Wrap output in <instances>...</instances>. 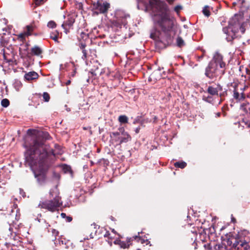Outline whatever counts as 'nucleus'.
Instances as JSON below:
<instances>
[{
  "instance_id": "obj_1",
  "label": "nucleus",
  "mask_w": 250,
  "mask_h": 250,
  "mask_svg": "<svg viewBox=\"0 0 250 250\" xmlns=\"http://www.w3.org/2000/svg\"><path fill=\"white\" fill-rule=\"evenodd\" d=\"M159 0H136L139 10L147 12L156 8L152 15L155 28L150 34V38L155 42V47L163 49L171 45L175 35V20L171 16L166 3H159Z\"/></svg>"
},
{
  "instance_id": "obj_2",
  "label": "nucleus",
  "mask_w": 250,
  "mask_h": 250,
  "mask_svg": "<svg viewBox=\"0 0 250 250\" xmlns=\"http://www.w3.org/2000/svg\"><path fill=\"white\" fill-rule=\"evenodd\" d=\"M35 152L36 150H26L24 153L25 162L31 167L38 166L37 168L32 169V171L38 183L42 184L46 181L47 173L53 165V161L45 148L38 152V158H35Z\"/></svg>"
},
{
  "instance_id": "obj_3",
  "label": "nucleus",
  "mask_w": 250,
  "mask_h": 250,
  "mask_svg": "<svg viewBox=\"0 0 250 250\" xmlns=\"http://www.w3.org/2000/svg\"><path fill=\"white\" fill-rule=\"evenodd\" d=\"M51 138L48 132L46 131H38L34 136L28 137L26 139L24 146L27 149L36 150L35 153V158H38V152L42 151L45 148L54 163L53 156H55V150L53 149L48 150L49 145L45 144L46 140Z\"/></svg>"
},
{
  "instance_id": "obj_4",
  "label": "nucleus",
  "mask_w": 250,
  "mask_h": 250,
  "mask_svg": "<svg viewBox=\"0 0 250 250\" xmlns=\"http://www.w3.org/2000/svg\"><path fill=\"white\" fill-rule=\"evenodd\" d=\"M245 24L246 23L242 21L241 16L235 14L230 19L228 25L223 28V32L226 34L227 41L232 44L234 40L240 39L241 34H243L245 32Z\"/></svg>"
},
{
  "instance_id": "obj_5",
  "label": "nucleus",
  "mask_w": 250,
  "mask_h": 250,
  "mask_svg": "<svg viewBox=\"0 0 250 250\" xmlns=\"http://www.w3.org/2000/svg\"><path fill=\"white\" fill-rule=\"evenodd\" d=\"M225 73V69L219 70L217 64L213 62H209L205 69V76L210 79H213L218 77H221Z\"/></svg>"
},
{
  "instance_id": "obj_6",
  "label": "nucleus",
  "mask_w": 250,
  "mask_h": 250,
  "mask_svg": "<svg viewBox=\"0 0 250 250\" xmlns=\"http://www.w3.org/2000/svg\"><path fill=\"white\" fill-rule=\"evenodd\" d=\"M59 194V193L55 192L54 189L50 190L49 196L51 199L47 200L49 211H55L58 208L62 205V202L61 201V198Z\"/></svg>"
},
{
  "instance_id": "obj_7",
  "label": "nucleus",
  "mask_w": 250,
  "mask_h": 250,
  "mask_svg": "<svg viewBox=\"0 0 250 250\" xmlns=\"http://www.w3.org/2000/svg\"><path fill=\"white\" fill-rule=\"evenodd\" d=\"M109 7L110 4L106 1H103V0H98L91 5L92 11L96 15L106 13Z\"/></svg>"
},
{
  "instance_id": "obj_8",
  "label": "nucleus",
  "mask_w": 250,
  "mask_h": 250,
  "mask_svg": "<svg viewBox=\"0 0 250 250\" xmlns=\"http://www.w3.org/2000/svg\"><path fill=\"white\" fill-rule=\"evenodd\" d=\"M230 85L233 88L232 96L236 102H240L244 101L246 98V95L245 93H241L239 91V83H231Z\"/></svg>"
},
{
  "instance_id": "obj_9",
  "label": "nucleus",
  "mask_w": 250,
  "mask_h": 250,
  "mask_svg": "<svg viewBox=\"0 0 250 250\" xmlns=\"http://www.w3.org/2000/svg\"><path fill=\"white\" fill-rule=\"evenodd\" d=\"M209 62H213L217 64V66L219 65L220 68L226 69V64L223 61V56L218 51L215 52L212 59Z\"/></svg>"
},
{
  "instance_id": "obj_10",
  "label": "nucleus",
  "mask_w": 250,
  "mask_h": 250,
  "mask_svg": "<svg viewBox=\"0 0 250 250\" xmlns=\"http://www.w3.org/2000/svg\"><path fill=\"white\" fill-rule=\"evenodd\" d=\"M120 130L122 132V134L119 138L117 139H113L116 142H119V144L126 143L131 140V137L127 132L125 131L123 127H120Z\"/></svg>"
},
{
  "instance_id": "obj_11",
  "label": "nucleus",
  "mask_w": 250,
  "mask_h": 250,
  "mask_svg": "<svg viewBox=\"0 0 250 250\" xmlns=\"http://www.w3.org/2000/svg\"><path fill=\"white\" fill-rule=\"evenodd\" d=\"M140 233H142V231L139 232L137 235L133 236L132 237H127V241L128 242H131L133 240H136L137 242H140L141 244H144L146 242H148V243H149L150 241H148L147 239H145L140 236Z\"/></svg>"
},
{
  "instance_id": "obj_12",
  "label": "nucleus",
  "mask_w": 250,
  "mask_h": 250,
  "mask_svg": "<svg viewBox=\"0 0 250 250\" xmlns=\"http://www.w3.org/2000/svg\"><path fill=\"white\" fill-rule=\"evenodd\" d=\"M39 74L33 71L26 73L24 76L25 80L28 82L36 80L39 78Z\"/></svg>"
},
{
  "instance_id": "obj_13",
  "label": "nucleus",
  "mask_w": 250,
  "mask_h": 250,
  "mask_svg": "<svg viewBox=\"0 0 250 250\" xmlns=\"http://www.w3.org/2000/svg\"><path fill=\"white\" fill-rule=\"evenodd\" d=\"M114 244L115 245H117L120 246L121 248L122 249H128L129 248L130 246L131 245V242H128L126 240L125 241H123L121 240L120 239L117 238L114 241Z\"/></svg>"
},
{
  "instance_id": "obj_14",
  "label": "nucleus",
  "mask_w": 250,
  "mask_h": 250,
  "mask_svg": "<svg viewBox=\"0 0 250 250\" xmlns=\"http://www.w3.org/2000/svg\"><path fill=\"white\" fill-rule=\"evenodd\" d=\"M126 17V16H125L124 17L121 19H118L116 21L113 22V24L117 27L122 28V26L125 27L127 23Z\"/></svg>"
},
{
  "instance_id": "obj_15",
  "label": "nucleus",
  "mask_w": 250,
  "mask_h": 250,
  "mask_svg": "<svg viewBox=\"0 0 250 250\" xmlns=\"http://www.w3.org/2000/svg\"><path fill=\"white\" fill-rule=\"evenodd\" d=\"M226 238H224L223 236L221 237V240L222 241H226L227 244L229 246H231L232 245V239H234V236L231 232L227 233L225 234Z\"/></svg>"
},
{
  "instance_id": "obj_16",
  "label": "nucleus",
  "mask_w": 250,
  "mask_h": 250,
  "mask_svg": "<svg viewBox=\"0 0 250 250\" xmlns=\"http://www.w3.org/2000/svg\"><path fill=\"white\" fill-rule=\"evenodd\" d=\"M238 6L240 8H244L245 10H247L248 6L246 5L245 0H237L236 1H234L232 3L233 7Z\"/></svg>"
},
{
  "instance_id": "obj_17",
  "label": "nucleus",
  "mask_w": 250,
  "mask_h": 250,
  "mask_svg": "<svg viewBox=\"0 0 250 250\" xmlns=\"http://www.w3.org/2000/svg\"><path fill=\"white\" fill-rule=\"evenodd\" d=\"M62 170L64 173L69 174L70 175L71 177H73V172L71 168V167L67 164H63L62 166Z\"/></svg>"
},
{
  "instance_id": "obj_18",
  "label": "nucleus",
  "mask_w": 250,
  "mask_h": 250,
  "mask_svg": "<svg viewBox=\"0 0 250 250\" xmlns=\"http://www.w3.org/2000/svg\"><path fill=\"white\" fill-rule=\"evenodd\" d=\"M42 49L38 46H36L31 49V54L32 55L39 56L42 54Z\"/></svg>"
},
{
  "instance_id": "obj_19",
  "label": "nucleus",
  "mask_w": 250,
  "mask_h": 250,
  "mask_svg": "<svg viewBox=\"0 0 250 250\" xmlns=\"http://www.w3.org/2000/svg\"><path fill=\"white\" fill-rule=\"evenodd\" d=\"M239 237L240 236L238 234H236L234 236V239H235V241L232 243V247L235 249H237L240 243L241 242V240H239Z\"/></svg>"
},
{
  "instance_id": "obj_20",
  "label": "nucleus",
  "mask_w": 250,
  "mask_h": 250,
  "mask_svg": "<svg viewBox=\"0 0 250 250\" xmlns=\"http://www.w3.org/2000/svg\"><path fill=\"white\" fill-rule=\"evenodd\" d=\"M98 163L100 166H103L104 167V170H105V168L109 165V162L107 159L103 158L100 159L98 161Z\"/></svg>"
},
{
  "instance_id": "obj_21",
  "label": "nucleus",
  "mask_w": 250,
  "mask_h": 250,
  "mask_svg": "<svg viewBox=\"0 0 250 250\" xmlns=\"http://www.w3.org/2000/svg\"><path fill=\"white\" fill-rule=\"evenodd\" d=\"M122 134V131L120 130V127L118 128V131L115 132H112L110 133V137L111 138H115L114 139H117L119 138Z\"/></svg>"
},
{
  "instance_id": "obj_22",
  "label": "nucleus",
  "mask_w": 250,
  "mask_h": 250,
  "mask_svg": "<svg viewBox=\"0 0 250 250\" xmlns=\"http://www.w3.org/2000/svg\"><path fill=\"white\" fill-rule=\"evenodd\" d=\"M207 92L212 96L218 95L216 88L212 86H209L208 87Z\"/></svg>"
},
{
  "instance_id": "obj_23",
  "label": "nucleus",
  "mask_w": 250,
  "mask_h": 250,
  "mask_svg": "<svg viewBox=\"0 0 250 250\" xmlns=\"http://www.w3.org/2000/svg\"><path fill=\"white\" fill-rule=\"evenodd\" d=\"M64 22L67 26L69 27V28H70L72 27L73 23L75 22V19L71 17H68Z\"/></svg>"
},
{
  "instance_id": "obj_24",
  "label": "nucleus",
  "mask_w": 250,
  "mask_h": 250,
  "mask_svg": "<svg viewBox=\"0 0 250 250\" xmlns=\"http://www.w3.org/2000/svg\"><path fill=\"white\" fill-rule=\"evenodd\" d=\"M185 42L182 38L180 36H178L176 39V45L179 47H182L185 45Z\"/></svg>"
},
{
  "instance_id": "obj_25",
  "label": "nucleus",
  "mask_w": 250,
  "mask_h": 250,
  "mask_svg": "<svg viewBox=\"0 0 250 250\" xmlns=\"http://www.w3.org/2000/svg\"><path fill=\"white\" fill-rule=\"evenodd\" d=\"M13 86L16 90L19 91L20 89L22 87V83L18 79H15L14 82L13 83Z\"/></svg>"
},
{
  "instance_id": "obj_26",
  "label": "nucleus",
  "mask_w": 250,
  "mask_h": 250,
  "mask_svg": "<svg viewBox=\"0 0 250 250\" xmlns=\"http://www.w3.org/2000/svg\"><path fill=\"white\" fill-rule=\"evenodd\" d=\"M119 122L122 124L128 123V118L125 115H120L118 118Z\"/></svg>"
},
{
  "instance_id": "obj_27",
  "label": "nucleus",
  "mask_w": 250,
  "mask_h": 250,
  "mask_svg": "<svg viewBox=\"0 0 250 250\" xmlns=\"http://www.w3.org/2000/svg\"><path fill=\"white\" fill-rule=\"evenodd\" d=\"M174 165L176 167L184 168L187 166V164L185 162L181 161L175 163Z\"/></svg>"
},
{
  "instance_id": "obj_28",
  "label": "nucleus",
  "mask_w": 250,
  "mask_h": 250,
  "mask_svg": "<svg viewBox=\"0 0 250 250\" xmlns=\"http://www.w3.org/2000/svg\"><path fill=\"white\" fill-rule=\"evenodd\" d=\"M58 35L59 32L56 30L50 33V38L55 42H58Z\"/></svg>"
},
{
  "instance_id": "obj_29",
  "label": "nucleus",
  "mask_w": 250,
  "mask_h": 250,
  "mask_svg": "<svg viewBox=\"0 0 250 250\" xmlns=\"http://www.w3.org/2000/svg\"><path fill=\"white\" fill-rule=\"evenodd\" d=\"M206 231H208V233L210 234H212L215 231L214 226L212 225L210 228L208 229H204L203 230V232L201 234H206Z\"/></svg>"
},
{
  "instance_id": "obj_30",
  "label": "nucleus",
  "mask_w": 250,
  "mask_h": 250,
  "mask_svg": "<svg viewBox=\"0 0 250 250\" xmlns=\"http://www.w3.org/2000/svg\"><path fill=\"white\" fill-rule=\"evenodd\" d=\"M150 122V120L148 118H143L140 116V124L141 126H145V125Z\"/></svg>"
},
{
  "instance_id": "obj_31",
  "label": "nucleus",
  "mask_w": 250,
  "mask_h": 250,
  "mask_svg": "<svg viewBox=\"0 0 250 250\" xmlns=\"http://www.w3.org/2000/svg\"><path fill=\"white\" fill-rule=\"evenodd\" d=\"M38 207L41 208H44L48 210L49 207L48 206L47 200H45L44 201H41L38 205Z\"/></svg>"
},
{
  "instance_id": "obj_32",
  "label": "nucleus",
  "mask_w": 250,
  "mask_h": 250,
  "mask_svg": "<svg viewBox=\"0 0 250 250\" xmlns=\"http://www.w3.org/2000/svg\"><path fill=\"white\" fill-rule=\"evenodd\" d=\"M202 12L203 14L207 17H209L210 15L209 7L208 5H206L203 8Z\"/></svg>"
},
{
  "instance_id": "obj_33",
  "label": "nucleus",
  "mask_w": 250,
  "mask_h": 250,
  "mask_svg": "<svg viewBox=\"0 0 250 250\" xmlns=\"http://www.w3.org/2000/svg\"><path fill=\"white\" fill-rule=\"evenodd\" d=\"M65 248L68 249L71 248L72 249H74L75 245L70 241L67 240L64 242Z\"/></svg>"
},
{
  "instance_id": "obj_34",
  "label": "nucleus",
  "mask_w": 250,
  "mask_h": 250,
  "mask_svg": "<svg viewBox=\"0 0 250 250\" xmlns=\"http://www.w3.org/2000/svg\"><path fill=\"white\" fill-rule=\"evenodd\" d=\"M248 247V242L244 240V241H242L240 243L237 250H242L243 247Z\"/></svg>"
},
{
  "instance_id": "obj_35",
  "label": "nucleus",
  "mask_w": 250,
  "mask_h": 250,
  "mask_svg": "<svg viewBox=\"0 0 250 250\" xmlns=\"http://www.w3.org/2000/svg\"><path fill=\"white\" fill-rule=\"evenodd\" d=\"M1 104L3 107H7L10 104V102L7 99H3L1 101Z\"/></svg>"
},
{
  "instance_id": "obj_36",
  "label": "nucleus",
  "mask_w": 250,
  "mask_h": 250,
  "mask_svg": "<svg viewBox=\"0 0 250 250\" xmlns=\"http://www.w3.org/2000/svg\"><path fill=\"white\" fill-rule=\"evenodd\" d=\"M47 26L49 28H55L57 26L56 23L54 21H50L47 24Z\"/></svg>"
},
{
  "instance_id": "obj_37",
  "label": "nucleus",
  "mask_w": 250,
  "mask_h": 250,
  "mask_svg": "<svg viewBox=\"0 0 250 250\" xmlns=\"http://www.w3.org/2000/svg\"><path fill=\"white\" fill-rule=\"evenodd\" d=\"M203 100L207 103L211 104L213 101V99L211 96H208L207 97V96L204 95L203 96Z\"/></svg>"
},
{
  "instance_id": "obj_38",
  "label": "nucleus",
  "mask_w": 250,
  "mask_h": 250,
  "mask_svg": "<svg viewBox=\"0 0 250 250\" xmlns=\"http://www.w3.org/2000/svg\"><path fill=\"white\" fill-rule=\"evenodd\" d=\"M245 105L244 104H242L241 105L240 108L244 110L247 114L248 116L249 117H250V108H249L248 110L246 109V108L245 107Z\"/></svg>"
},
{
  "instance_id": "obj_39",
  "label": "nucleus",
  "mask_w": 250,
  "mask_h": 250,
  "mask_svg": "<svg viewBox=\"0 0 250 250\" xmlns=\"http://www.w3.org/2000/svg\"><path fill=\"white\" fill-rule=\"evenodd\" d=\"M21 46H22L23 48L20 47L19 48V52L21 53L22 51V50L24 51H27L28 49V44L27 43H26L25 44H21Z\"/></svg>"
},
{
  "instance_id": "obj_40",
  "label": "nucleus",
  "mask_w": 250,
  "mask_h": 250,
  "mask_svg": "<svg viewBox=\"0 0 250 250\" xmlns=\"http://www.w3.org/2000/svg\"><path fill=\"white\" fill-rule=\"evenodd\" d=\"M43 98L44 100V101L45 102H48L50 100V95L49 94L46 92H43Z\"/></svg>"
},
{
  "instance_id": "obj_41",
  "label": "nucleus",
  "mask_w": 250,
  "mask_h": 250,
  "mask_svg": "<svg viewBox=\"0 0 250 250\" xmlns=\"http://www.w3.org/2000/svg\"><path fill=\"white\" fill-rule=\"evenodd\" d=\"M26 34H21L18 37V40L21 42H23L25 40Z\"/></svg>"
},
{
  "instance_id": "obj_42",
  "label": "nucleus",
  "mask_w": 250,
  "mask_h": 250,
  "mask_svg": "<svg viewBox=\"0 0 250 250\" xmlns=\"http://www.w3.org/2000/svg\"><path fill=\"white\" fill-rule=\"evenodd\" d=\"M26 29H27V33H26V34L27 35H30L31 32L33 30L32 26H30V25H27V26H26Z\"/></svg>"
},
{
  "instance_id": "obj_43",
  "label": "nucleus",
  "mask_w": 250,
  "mask_h": 250,
  "mask_svg": "<svg viewBox=\"0 0 250 250\" xmlns=\"http://www.w3.org/2000/svg\"><path fill=\"white\" fill-rule=\"evenodd\" d=\"M183 8V7L181 6V5H178L177 6H176L174 8V11L177 13H179L180 11Z\"/></svg>"
},
{
  "instance_id": "obj_44",
  "label": "nucleus",
  "mask_w": 250,
  "mask_h": 250,
  "mask_svg": "<svg viewBox=\"0 0 250 250\" xmlns=\"http://www.w3.org/2000/svg\"><path fill=\"white\" fill-rule=\"evenodd\" d=\"M65 241H66L65 239L64 240H60V239H58V240H56L55 241V242H54V244L57 246V244H58V243L60 244V245H64V242Z\"/></svg>"
},
{
  "instance_id": "obj_45",
  "label": "nucleus",
  "mask_w": 250,
  "mask_h": 250,
  "mask_svg": "<svg viewBox=\"0 0 250 250\" xmlns=\"http://www.w3.org/2000/svg\"><path fill=\"white\" fill-rule=\"evenodd\" d=\"M140 124V116H138L133 121V124Z\"/></svg>"
},
{
  "instance_id": "obj_46",
  "label": "nucleus",
  "mask_w": 250,
  "mask_h": 250,
  "mask_svg": "<svg viewBox=\"0 0 250 250\" xmlns=\"http://www.w3.org/2000/svg\"><path fill=\"white\" fill-rule=\"evenodd\" d=\"M52 232L53 234L55 235V238L53 240L56 241V236L59 235V232L58 230H56L55 229H53L52 230Z\"/></svg>"
},
{
  "instance_id": "obj_47",
  "label": "nucleus",
  "mask_w": 250,
  "mask_h": 250,
  "mask_svg": "<svg viewBox=\"0 0 250 250\" xmlns=\"http://www.w3.org/2000/svg\"><path fill=\"white\" fill-rule=\"evenodd\" d=\"M81 37L83 40H86L88 38V35L83 32L81 34Z\"/></svg>"
},
{
  "instance_id": "obj_48",
  "label": "nucleus",
  "mask_w": 250,
  "mask_h": 250,
  "mask_svg": "<svg viewBox=\"0 0 250 250\" xmlns=\"http://www.w3.org/2000/svg\"><path fill=\"white\" fill-rule=\"evenodd\" d=\"M83 53V56L82 57V58L84 60L87 58V51L85 49H83L82 50Z\"/></svg>"
},
{
  "instance_id": "obj_49",
  "label": "nucleus",
  "mask_w": 250,
  "mask_h": 250,
  "mask_svg": "<svg viewBox=\"0 0 250 250\" xmlns=\"http://www.w3.org/2000/svg\"><path fill=\"white\" fill-rule=\"evenodd\" d=\"M53 177L56 179H59L60 178V175L58 173H57L55 171H53Z\"/></svg>"
},
{
  "instance_id": "obj_50",
  "label": "nucleus",
  "mask_w": 250,
  "mask_h": 250,
  "mask_svg": "<svg viewBox=\"0 0 250 250\" xmlns=\"http://www.w3.org/2000/svg\"><path fill=\"white\" fill-rule=\"evenodd\" d=\"M44 0H34V1L37 6H39L43 2Z\"/></svg>"
},
{
  "instance_id": "obj_51",
  "label": "nucleus",
  "mask_w": 250,
  "mask_h": 250,
  "mask_svg": "<svg viewBox=\"0 0 250 250\" xmlns=\"http://www.w3.org/2000/svg\"><path fill=\"white\" fill-rule=\"evenodd\" d=\"M217 91V93H218L219 91H221L223 90V87L219 83L217 84V86L215 87Z\"/></svg>"
},
{
  "instance_id": "obj_52",
  "label": "nucleus",
  "mask_w": 250,
  "mask_h": 250,
  "mask_svg": "<svg viewBox=\"0 0 250 250\" xmlns=\"http://www.w3.org/2000/svg\"><path fill=\"white\" fill-rule=\"evenodd\" d=\"M86 45L85 43L83 42H81L80 43V49L82 50L83 49H85V48L86 47Z\"/></svg>"
},
{
  "instance_id": "obj_53",
  "label": "nucleus",
  "mask_w": 250,
  "mask_h": 250,
  "mask_svg": "<svg viewBox=\"0 0 250 250\" xmlns=\"http://www.w3.org/2000/svg\"><path fill=\"white\" fill-rule=\"evenodd\" d=\"M20 194L23 197H25L26 194L24 190L21 188H20Z\"/></svg>"
},
{
  "instance_id": "obj_54",
  "label": "nucleus",
  "mask_w": 250,
  "mask_h": 250,
  "mask_svg": "<svg viewBox=\"0 0 250 250\" xmlns=\"http://www.w3.org/2000/svg\"><path fill=\"white\" fill-rule=\"evenodd\" d=\"M96 70H93V69H91V70L89 72V74H90L91 76H96L97 75Z\"/></svg>"
},
{
  "instance_id": "obj_55",
  "label": "nucleus",
  "mask_w": 250,
  "mask_h": 250,
  "mask_svg": "<svg viewBox=\"0 0 250 250\" xmlns=\"http://www.w3.org/2000/svg\"><path fill=\"white\" fill-rule=\"evenodd\" d=\"M3 58H4V61H5L6 62L10 63V62H13V60H12V59H8L6 58V57L5 55H4V54L3 55Z\"/></svg>"
},
{
  "instance_id": "obj_56",
  "label": "nucleus",
  "mask_w": 250,
  "mask_h": 250,
  "mask_svg": "<svg viewBox=\"0 0 250 250\" xmlns=\"http://www.w3.org/2000/svg\"><path fill=\"white\" fill-rule=\"evenodd\" d=\"M242 122L245 124V125L247 126L248 128H250V122L249 121H245L244 119L243 120Z\"/></svg>"
},
{
  "instance_id": "obj_57",
  "label": "nucleus",
  "mask_w": 250,
  "mask_h": 250,
  "mask_svg": "<svg viewBox=\"0 0 250 250\" xmlns=\"http://www.w3.org/2000/svg\"><path fill=\"white\" fill-rule=\"evenodd\" d=\"M227 95V90H225L224 91L222 92V93H220V97H225Z\"/></svg>"
},
{
  "instance_id": "obj_58",
  "label": "nucleus",
  "mask_w": 250,
  "mask_h": 250,
  "mask_svg": "<svg viewBox=\"0 0 250 250\" xmlns=\"http://www.w3.org/2000/svg\"><path fill=\"white\" fill-rule=\"evenodd\" d=\"M246 87L247 86L245 85L243 87L239 88V91L241 92V93H244V92L245 90Z\"/></svg>"
},
{
  "instance_id": "obj_59",
  "label": "nucleus",
  "mask_w": 250,
  "mask_h": 250,
  "mask_svg": "<svg viewBox=\"0 0 250 250\" xmlns=\"http://www.w3.org/2000/svg\"><path fill=\"white\" fill-rule=\"evenodd\" d=\"M66 221L70 222L72 220V218L71 216H66Z\"/></svg>"
},
{
  "instance_id": "obj_60",
  "label": "nucleus",
  "mask_w": 250,
  "mask_h": 250,
  "mask_svg": "<svg viewBox=\"0 0 250 250\" xmlns=\"http://www.w3.org/2000/svg\"><path fill=\"white\" fill-rule=\"evenodd\" d=\"M140 126H138L137 127H136L135 129V132L136 134H138L140 132Z\"/></svg>"
},
{
  "instance_id": "obj_61",
  "label": "nucleus",
  "mask_w": 250,
  "mask_h": 250,
  "mask_svg": "<svg viewBox=\"0 0 250 250\" xmlns=\"http://www.w3.org/2000/svg\"><path fill=\"white\" fill-rule=\"evenodd\" d=\"M110 234L109 231H106L104 236V237H108Z\"/></svg>"
},
{
  "instance_id": "obj_62",
  "label": "nucleus",
  "mask_w": 250,
  "mask_h": 250,
  "mask_svg": "<svg viewBox=\"0 0 250 250\" xmlns=\"http://www.w3.org/2000/svg\"><path fill=\"white\" fill-rule=\"evenodd\" d=\"M34 131L33 129H29L27 130V133L28 134H29V135H32V132Z\"/></svg>"
},
{
  "instance_id": "obj_63",
  "label": "nucleus",
  "mask_w": 250,
  "mask_h": 250,
  "mask_svg": "<svg viewBox=\"0 0 250 250\" xmlns=\"http://www.w3.org/2000/svg\"><path fill=\"white\" fill-rule=\"evenodd\" d=\"M242 250H250V247L249 243H248V247H243Z\"/></svg>"
},
{
  "instance_id": "obj_64",
  "label": "nucleus",
  "mask_w": 250,
  "mask_h": 250,
  "mask_svg": "<svg viewBox=\"0 0 250 250\" xmlns=\"http://www.w3.org/2000/svg\"><path fill=\"white\" fill-rule=\"evenodd\" d=\"M76 72V68H75L73 69V72L71 73V76L74 77L75 75Z\"/></svg>"
}]
</instances>
